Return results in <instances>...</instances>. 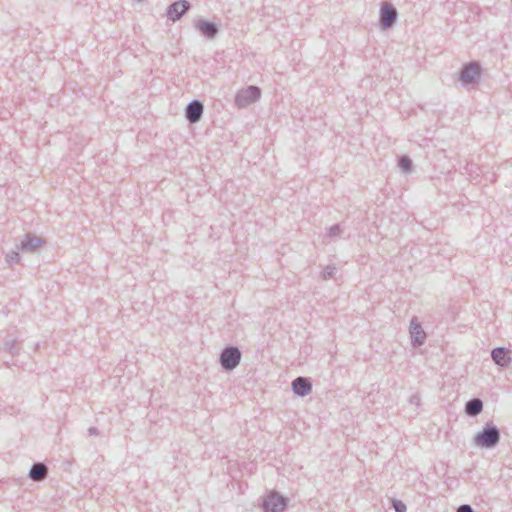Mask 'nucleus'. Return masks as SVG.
<instances>
[{
    "mask_svg": "<svg viewBox=\"0 0 512 512\" xmlns=\"http://www.w3.org/2000/svg\"><path fill=\"white\" fill-rule=\"evenodd\" d=\"M482 78V67L478 61H471L462 65L458 80L464 87L478 85Z\"/></svg>",
    "mask_w": 512,
    "mask_h": 512,
    "instance_id": "1",
    "label": "nucleus"
},
{
    "mask_svg": "<svg viewBox=\"0 0 512 512\" xmlns=\"http://www.w3.org/2000/svg\"><path fill=\"white\" fill-rule=\"evenodd\" d=\"M260 97L261 89L258 86L250 85L236 93L234 103L238 108H245L257 102Z\"/></svg>",
    "mask_w": 512,
    "mask_h": 512,
    "instance_id": "2",
    "label": "nucleus"
},
{
    "mask_svg": "<svg viewBox=\"0 0 512 512\" xmlns=\"http://www.w3.org/2000/svg\"><path fill=\"white\" fill-rule=\"evenodd\" d=\"M397 17V9L391 3H382L379 14V24L383 30L392 27L397 21Z\"/></svg>",
    "mask_w": 512,
    "mask_h": 512,
    "instance_id": "3",
    "label": "nucleus"
},
{
    "mask_svg": "<svg viewBox=\"0 0 512 512\" xmlns=\"http://www.w3.org/2000/svg\"><path fill=\"white\" fill-rule=\"evenodd\" d=\"M191 4L187 0H178L167 7L166 16L169 20L175 22L189 11Z\"/></svg>",
    "mask_w": 512,
    "mask_h": 512,
    "instance_id": "4",
    "label": "nucleus"
},
{
    "mask_svg": "<svg viewBox=\"0 0 512 512\" xmlns=\"http://www.w3.org/2000/svg\"><path fill=\"white\" fill-rule=\"evenodd\" d=\"M204 112V105L200 100L190 101L185 108V117L190 124L199 122Z\"/></svg>",
    "mask_w": 512,
    "mask_h": 512,
    "instance_id": "5",
    "label": "nucleus"
},
{
    "mask_svg": "<svg viewBox=\"0 0 512 512\" xmlns=\"http://www.w3.org/2000/svg\"><path fill=\"white\" fill-rule=\"evenodd\" d=\"M194 27L200 34L207 39H214L219 33L218 26L211 21L199 19L195 22Z\"/></svg>",
    "mask_w": 512,
    "mask_h": 512,
    "instance_id": "6",
    "label": "nucleus"
},
{
    "mask_svg": "<svg viewBox=\"0 0 512 512\" xmlns=\"http://www.w3.org/2000/svg\"><path fill=\"white\" fill-rule=\"evenodd\" d=\"M285 506V499L277 493L269 494L263 504L265 512H281Z\"/></svg>",
    "mask_w": 512,
    "mask_h": 512,
    "instance_id": "7",
    "label": "nucleus"
},
{
    "mask_svg": "<svg viewBox=\"0 0 512 512\" xmlns=\"http://www.w3.org/2000/svg\"><path fill=\"white\" fill-rule=\"evenodd\" d=\"M241 358L240 351L236 348H227L221 354V364L225 369L235 368Z\"/></svg>",
    "mask_w": 512,
    "mask_h": 512,
    "instance_id": "8",
    "label": "nucleus"
},
{
    "mask_svg": "<svg viewBox=\"0 0 512 512\" xmlns=\"http://www.w3.org/2000/svg\"><path fill=\"white\" fill-rule=\"evenodd\" d=\"M499 440V433L497 429L491 428L483 431L481 434H478L476 437V442L478 445L482 447H491L495 445Z\"/></svg>",
    "mask_w": 512,
    "mask_h": 512,
    "instance_id": "9",
    "label": "nucleus"
},
{
    "mask_svg": "<svg viewBox=\"0 0 512 512\" xmlns=\"http://www.w3.org/2000/svg\"><path fill=\"white\" fill-rule=\"evenodd\" d=\"M43 243L44 241L42 238L27 233L24 235L23 240L18 244V249L21 251H32Z\"/></svg>",
    "mask_w": 512,
    "mask_h": 512,
    "instance_id": "10",
    "label": "nucleus"
},
{
    "mask_svg": "<svg viewBox=\"0 0 512 512\" xmlns=\"http://www.w3.org/2000/svg\"><path fill=\"white\" fill-rule=\"evenodd\" d=\"M293 390L296 394L305 396L310 392L311 385L306 379L299 377L293 382Z\"/></svg>",
    "mask_w": 512,
    "mask_h": 512,
    "instance_id": "11",
    "label": "nucleus"
},
{
    "mask_svg": "<svg viewBox=\"0 0 512 512\" xmlns=\"http://www.w3.org/2000/svg\"><path fill=\"white\" fill-rule=\"evenodd\" d=\"M492 358L500 366H506L510 362L508 351H505L503 348L494 349L492 351Z\"/></svg>",
    "mask_w": 512,
    "mask_h": 512,
    "instance_id": "12",
    "label": "nucleus"
},
{
    "mask_svg": "<svg viewBox=\"0 0 512 512\" xmlns=\"http://www.w3.org/2000/svg\"><path fill=\"white\" fill-rule=\"evenodd\" d=\"M411 335H412L413 343L416 345H421L424 342L425 337H426L425 332L423 331L421 326L417 323L412 325Z\"/></svg>",
    "mask_w": 512,
    "mask_h": 512,
    "instance_id": "13",
    "label": "nucleus"
},
{
    "mask_svg": "<svg viewBox=\"0 0 512 512\" xmlns=\"http://www.w3.org/2000/svg\"><path fill=\"white\" fill-rule=\"evenodd\" d=\"M46 473H47V469H46L45 465L39 463V464H35L32 467V469L30 471V477L35 481H39L46 476Z\"/></svg>",
    "mask_w": 512,
    "mask_h": 512,
    "instance_id": "14",
    "label": "nucleus"
},
{
    "mask_svg": "<svg viewBox=\"0 0 512 512\" xmlns=\"http://www.w3.org/2000/svg\"><path fill=\"white\" fill-rule=\"evenodd\" d=\"M398 166L403 173L408 174L413 171V162L407 155H402L398 160Z\"/></svg>",
    "mask_w": 512,
    "mask_h": 512,
    "instance_id": "15",
    "label": "nucleus"
},
{
    "mask_svg": "<svg viewBox=\"0 0 512 512\" xmlns=\"http://www.w3.org/2000/svg\"><path fill=\"white\" fill-rule=\"evenodd\" d=\"M482 411V402L479 399H474L466 404V412L469 415L475 416Z\"/></svg>",
    "mask_w": 512,
    "mask_h": 512,
    "instance_id": "16",
    "label": "nucleus"
},
{
    "mask_svg": "<svg viewBox=\"0 0 512 512\" xmlns=\"http://www.w3.org/2000/svg\"><path fill=\"white\" fill-rule=\"evenodd\" d=\"M19 250L18 249V245L16 246V249L15 250H12L10 252H8L6 254V257H5V260L6 262L12 266L13 264H17L20 262L21 260V257H20V254H19Z\"/></svg>",
    "mask_w": 512,
    "mask_h": 512,
    "instance_id": "17",
    "label": "nucleus"
},
{
    "mask_svg": "<svg viewBox=\"0 0 512 512\" xmlns=\"http://www.w3.org/2000/svg\"><path fill=\"white\" fill-rule=\"evenodd\" d=\"M336 273V267L333 265L326 266L322 271V278L323 279H330L332 278Z\"/></svg>",
    "mask_w": 512,
    "mask_h": 512,
    "instance_id": "18",
    "label": "nucleus"
},
{
    "mask_svg": "<svg viewBox=\"0 0 512 512\" xmlns=\"http://www.w3.org/2000/svg\"><path fill=\"white\" fill-rule=\"evenodd\" d=\"M341 232H342V229H341L340 224H334L328 229L327 235H328V237L332 238V237L339 236L341 234Z\"/></svg>",
    "mask_w": 512,
    "mask_h": 512,
    "instance_id": "19",
    "label": "nucleus"
},
{
    "mask_svg": "<svg viewBox=\"0 0 512 512\" xmlns=\"http://www.w3.org/2000/svg\"><path fill=\"white\" fill-rule=\"evenodd\" d=\"M394 507L397 512H405L406 510V506L400 501L394 502Z\"/></svg>",
    "mask_w": 512,
    "mask_h": 512,
    "instance_id": "20",
    "label": "nucleus"
},
{
    "mask_svg": "<svg viewBox=\"0 0 512 512\" xmlns=\"http://www.w3.org/2000/svg\"><path fill=\"white\" fill-rule=\"evenodd\" d=\"M457 512H473L471 507L468 505H462L458 508Z\"/></svg>",
    "mask_w": 512,
    "mask_h": 512,
    "instance_id": "21",
    "label": "nucleus"
},
{
    "mask_svg": "<svg viewBox=\"0 0 512 512\" xmlns=\"http://www.w3.org/2000/svg\"><path fill=\"white\" fill-rule=\"evenodd\" d=\"M410 320L416 321L418 318L416 316H413Z\"/></svg>",
    "mask_w": 512,
    "mask_h": 512,
    "instance_id": "22",
    "label": "nucleus"
},
{
    "mask_svg": "<svg viewBox=\"0 0 512 512\" xmlns=\"http://www.w3.org/2000/svg\"><path fill=\"white\" fill-rule=\"evenodd\" d=\"M136 2H141L142 0H135Z\"/></svg>",
    "mask_w": 512,
    "mask_h": 512,
    "instance_id": "23",
    "label": "nucleus"
}]
</instances>
